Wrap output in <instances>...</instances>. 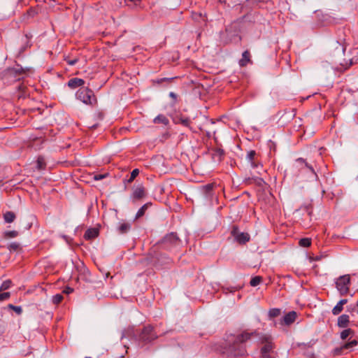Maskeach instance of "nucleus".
I'll return each mask as SVG.
<instances>
[{
    "label": "nucleus",
    "mask_w": 358,
    "mask_h": 358,
    "mask_svg": "<svg viewBox=\"0 0 358 358\" xmlns=\"http://www.w3.org/2000/svg\"><path fill=\"white\" fill-rule=\"evenodd\" d=\"M338 303H339L342 306H343V305H345L348 303V299H341Z\"/></svg>",
    "instance_id": "39"
},
{
    "label": "nucleus",
    "mask_w": 358,
    "mask_h": 358,
    "mask_svg": "<svg viewBox=\"0 0 358 358\" xmlns=\"http://www.w3.org/2000/svg\"><path fill=\"white\" fill-rule=\"evenodd\" d=\"M99 235V229L96 228L88 229L85 234L84 238L87 240H91L96 238Z\"/></svg>",
    "instance_id": "11"
},
{
    "label": "nucleus",
    "mask_w": 358,
    "mask_h": 358,
    "mask_svg": "<svg viewBox=\"0 0 358 358\" xmlns=\"http://www.w3.org/2000/svg\"><path fill=\"white\" fill-rule=\"evenodd\" d=\"M139 170L138 169H134L131 173L129 179L128 180V182H131L138 175Z\"/></svg>",
    "instance_id": "29"
},
{
    "label": "nucleus",
    "mask_w": 358,
    "mask_h": 358,
    "mask_svg": "<svg viewBox=\"0 0 358 358\" xmlns=\"http://www.w3.org/2000/svg\"><path fill=\"white\" fill-rule=\"evenodd\" d=\"M350 285V275H341L336 280V287L341 295H345L349 292Z\"/></svg>",
    "instance_id": "3"
},
{
    "label": "nucleus",
    "mask_w": 358,
    "mask_h": 358,
    "mask_svg": "<svg viewBox=\"0 0 358 358\" xmlns=\"http://www.w3.org/2000/svg\"><path fill=\"white\" fill-rule=\"evenodd\" d=\"M106 176V174H96L94 176V179L95 180H101L103 179Z\"/></svg>",
    "instance_id": "35"
},
{
    "label": "nucleus",
    "mask_w": 358,
    "mask_h": 358,
    "mask_svg": "<svg viewBox=\"0 0 358 358\" xmlns=\"http://www.w3.org/2000/svg\"><path fill=\"white\" fill-rule=\"evenodd\" d=\"M343 309V306H342L339 303H338L332 309V313L334 315H337L342 312Z\"/></svg>",
    "instance_id": "22"
},
{
    "label": "nucleus",
    "mask_w": 358,
    "mask_h": 358,
    "mask_svg": "<svg viewBox=\"0 0 358 358\" xmlns=\"http://www.w3.org/2000/svg\"><path fill=\"white\" fill-rule=\"evenodd\" d=\"M210 123L213 124L215 122L213 121H211Z\"/></svg>",
    "instance_id": "47"
},
{
    "label": "nucleus",
    "mask_w": 358,
    "mask_h": 358,
    "mask_svg": "<svg viewBox=\"0 0 358 358\" xmlns=\"http://www.w3.org/2000/svg\"><path fill=\"white\" fill-rule=\"evenodd\" d=\"M257 153L255 150H250L246 155V159L250 164L251 167L258 169L262 166L259 162H256Z\"/></svg>",
    "instance_id": "8"
},
{
    "label": "nucleus",
    "mask_w": 358,
    "mask_h": 358,
    "mask_svg": "<svg viewBox=\"0 0 358 358\" xmlns=\"http://www.w3.org/2000/svg\"><path fill=\"white\" fill-rule=\"evenodd\" d=\"M163 242L164 244L176 245L180 241L176 233H171L164 238Z\"/></svg>",
    "instance_id": "9"
},
{
    "label": "nucleus",
    "mask_w": 358,
    "mask_h": 358,
    "mask_svg": "<svg viewBox=\"0 0 358 358\" xmlns=\"http://www.w3.org/2000/svg\"><path fill=\"white\" fill-rule=\"evenodd\" d=\"M36 163H37V169H43L45 168V160H44L43 157H38Z\"/></svg>",
    "instance_id": "25"
},
{
    "label": "nucleus",
    "mask_w": 358,
    "mask_h": 358,
    "mask_svg": "<svg viewBox=\"0 0 358 358\" xmlns=\"http://www.w3.org/2000/svg\"><path fill=\"white\" fill-rule=\"evenodd\" d=\"M204 188L206 189V190L207 192H209V191H210L212 189L213 185H210V184H208V185H206V186H204Z\"/></svg>",
    "instance_id": "38"
},
{
    "label": "nucleus",
    "mask_w": 358,
    "mask_h": 358,
    "mask_svg": "<svg viewBox=\"0 0 358 358\" xmlns=\"http://www.w3.org/2000/svg\"><path fill=\"white\" fill-rule=\"evenodd\" d=\"M349 323V316L348 315L343 314L338 317V326L339 327H345L348 326Z\"/></svg>",
    "instance_id": "14"
},
{
    "label": "nucleus",
    "mask_w": 358,
    "mask_h": 358,
    "mask_svg": "<svg viewBox=\"0 0 358 358\" xmlns=\"http://www.w3.org/2000/svg\"><path fill=\"white\" fill-rule=\"evenodd\" d=\"M297 161L300 162H304V160L303 159H301V158L299 159Z\"/></svg>",
    "instance_id": "45"
},
{
    "label": "nucleus",
    "mask_w": 358,
    "mask_h": 358,
    "mask_svg": "<svg viewBox=\"0 0 358 358\" xmlns=\"http://www.w3.org/2000/svg\"><path fill=\"white\" fill-rule=\"evenodd\" d=\"M262 281V278L260 276H255L252 278L250 280V285L252 287H255L258 285Z\"/></svg>",
    "instance_id": "26"
},
{
    "label": "nucleus",
    "mask_w": 358,
    "mask_h": 358,
    "mask_svg": "<svg viewBox=\"0 0 358 358\" xmlns=\"http://www.w3.org/2000/svg\"><path fill=\"white\" fill-rule=\"evenodd\" d=\"M12 282L10 280H5L3 282L0 287V291L6 290L9 289L11 286Z\"/></svg>",
    "instance_id": "24"
},
{
    "label": "nucleus",
    "mask_w": 358,
    "mask_h": 358,
    "mask_svg": "<svg viewBox=\"0 0 358 358\" xmlns=\"http://www.w3.org/2000/svg\"><path fill=\"white\" fill-rule=\"evenodd\" d=\"M62 299L63 296L60 294H55L52 297V301L55 304L59 303L62 301Z\"/></svg>",
    "instance_id": "27"
},
{
    "label": "nucleus",
    "mask_w": 358,
    "mask_h": 358,
    "mask_svg": "<svg viewBox=\"0 0 358 358\" xmlns=\"http://www.w3.org/2000/svg\"><path fill=\"white\" fill-rule=\"evenodd\" d=\"M29 13L30 15L31 14L32 15H34V11H33V10H30V11H29Z\"/></svg>",
    "instance_id": "43"
},
{
    "label": "nucleus",
    "mask_w": 358,
    "mask_h": 358,
    "mask_svg": "<svg viewBox=\"0 0 358 358\" xmlns=\"http://www.w3.org/2000/svg\"><path fill=\"white\" fill-rule=\"evenodd\" d=\"M250 62V52L245 50L243 52L242 59L239 62V64L242 66H245Z\"/></svg>",
    "instance_id": "17"
},
{
    "label": "nucleus",
    "mask_w": 358,
    "mask_h": 358,
    "mask_svg": "<svg viewBox=\"0 0 358 358\" xmlns=\"http://www.w3.org/2000/svg\"><path fill=\"white\" fill-rule=\"evenodd\" d=\"M157 335L153 332L152 327H146L142 331L140 339L143 342H150L157 338Z\"/></svg>",
    "instance_id": "6"
},
{
    "label": "nucleus",
    "mask_w": 358,
    "mask_h": 358,
    "mask_svg": "<svg viewBox=\"0 0 358 358\" xmlns=\"http://www.w3.org/2000/svg\"><path fill=\"white\" fill-rule=\"evenodd\" d=\"M76 97L87 105H93L96 101L93 92L88 88L80 89L76 92Z\"/></svg>",
    "instance_id": "2"
},
{
    "label": "nucleus",
    "mask_w": 358,
    "mask_h": 358,
    "mask_svg": "<svg viewBox=\"0 0 358 358\" xmlns=\"http://www.w3.org/2000/svg\"><path fill=\"white\" fill-rule=\"evenodd\" d=\"M306 166L308 169H310V170H311L313 172L314 171H313V168H312V166H308L307 163H306Z\"/></svg>",
    "instance_id": "42"
},
{
    "label": "nucleus",
    "mask_w": 358,
    "mask_h": 358,
    "mask_svg": "<svg viewBox=\"0 0 358 358\" xmlns=\"http://www.w3.org/2000/svg\"><path fill=\"white\" fill-rule=\"evenodd\" d=\"M150 205H151V203H147L144 204L143 206H141V208L136 213L135 219H138V218L142 217L145 214V210L148 209V208Z\"/></svg>",
    "instance_id": "18"
},
{
    "label": "nucleus",
    "mask_w": 358,
    "mask_h": 358,
    "mask_svg": "<svg viewBox=\"0 0 358 358\" xmlns=\"http://www.w3.org/2000/svg\"><path fill=\"white\" fill-rule=\"evenodd\" d=\"M280 310L278 308H273L268 311V315L271 317H277V316L280 315Z\"/></svg>",
    "instance_id": "28"
},
{
    "label": "nucleus",
    "mask_w": 358,
    "mask_h": 358,
    "mask_svg": "<svg viewBox=\"0 0 358 358\" xmlns=\"http://www.w3.org/2000/svg\"><path fill=\"white\" fill-rule=\"evenodd\" d=\"M153 122L155 124H162L164 126H166L169 121L168 118L164 115H159L153 120Z\"/></svg>",
    "instance_id": "15"
},
{
    "label": "nucleus",
    "mask_w": 358,
    "mask_h": 358,
    "mask_svg": "<svg viewBox=\"0 0 358 358\" xmlns=\"http://www.w3.org/2000/svg\"><path fill=\"white\" fill-rule=\"evenodd\" d=\"M207 135H208V136H210V132H207Z\"/></svg>",
    "instance_id": "46"
},
{
    "label": "nucleus",
    "mask_w": 358,
    "mask_h": 358,
    "mask_svg": "<svg viewBox=\"0 0 358 358\" xmlns=\"http://www.w3.org/2000/svg\"><path fill=\"white\" fill-rule=\"evenodd\" d=\"M224 155V152L221 149L216 150L213 154V158L215 161L220 162Z\"/></svg>",
    "instance_id": "20"
},
{
    "label": "nucleus",
    "mask_w": 358,
    "mask_h": 358,
    "mask_svg": "<svg viewBox=\"0 0 358 358\" xmlns=\"http://www.w3.org/2000/svg\"><path fill=\"white\" fill-rule=\"evenodd\" d=\"M253 333H243L237 336L234 339H231V341L233 343L229 345L227 353L234 357L245 355L246 354V349L243 345V343L250 339Z\"/></svg>",
    "instance_id": "1"
},
{
    "label": "nucleus",
    "mask_w": 358,
    "mask_h": 358,
    "mask_svg": "<svg viewBox=\"0 0 358 358\" xmlns=\"http://www.w3.org/2000/svg\"><path fill=\"white\" fill-rule=\"evenodd\" d=\"M131 228V225L129 223L123 222L121 223L119 226L118 230L120 233L124 234L127 233Z\"/></svg>",
    "instance_id": "19"
},
{
    "label": "nucleus",
    "mask_w": 358,
    "mask_h": 358,
    "mask_svg": "<svg viewBox=\"0 0 358 358\" xmlns=\"http://www.w3.org/2000/svg\"><path fill=\"white\" fill-rule=\"evenodd\" d=\"M296 317V313L295 311H290L284 316L283 322L285 324L289 325L294 322Z\"/></svg>",
    "instance_id": "12"
},
{
    "label": "nucleus",
    "mask_w": 358,
    "mask_h": 358,
    "mask_svg": "<svg viewBox=\"0 0 358 358\" xmlns=\"http://www.w3.org/2000/svg\"><path fill=\"white\" fill-rule=\"evenodd\" d=\"M15 217V214L12 211H7L3 214V219L6 223H12Z\"/></svg>",
    "instance_id": "16"
},
{
    "label": "nucleus",
    "mask_w": 358,
    "mask_h": 358,
    "mask_svg": "<svg viewBox=\"0 0 358 358\" xmlns=\"http://www.w3.org/2000/svg\"><path fill=\"white\" fill-rule=\"evenodd\" d=\"M8 308L11 310H13L18 315H20L22 312L21 306H15L13 304H9Z\"/></svg>",
    "instance_id": "30"
},
{
    "label": "nucleus",
    "mask_w": 358,
    "mask_h": 358,
    "mask_svg": "<svg viewBox=\"0 0 358 358\" xmlns=\"http://www.w3.org/2000/svg\"><path fill=\"white\" fill-rule=\"evenodd\" d=\"M19 244L17 243H12L8 245V250L10 251H15L19 248Z\"/></svg>",
    "instance_id": "33"
},
{
    "label": "nucleus",
    "mask_w": 358,
    "mask_h": 358,
    "mask_svg": "<svg viewBox=\"0 0 358 358\" xmlns=\"http://www.w3.org/2000/svg\"><path fill=\"white\" fill-rule=\"evenodd\" d=\"M358 342L356 340H352L344 345H343L341 348L335 349V354L338 355L343 350H348L354 348L357 345Z\"/></svg>",
    "instance_id": "10"
},
{
    "label": "nucleus",
    "mask_w": 358,
    "mask_h": 358,
    "mask_svg": "<svg viewBox=\"0 0 358 358\" xmlns=\"http://www.w3.org/2000/svg\"><path fill=\"white\" fill-rule=\"evenodd\" d=\"M231 234L235 241L240 244H244L250 240V235L248 233L241 232L237 227H233Z\"/></svg>",
    "instance_id": "5"
},
{
    "label": "nucleus",
    "mask_w": 358,
    "mask_h": 358,
    "mask_svg": "<svg viewBox=\"0 0 358 358\" xmlns=\"http://www.w3.org/2000/svg\"><path fill=\"white\" fill-rule=\"evenodd\" d=\"M10 296V292L0 293V301H3L5 300H7L8 299H9Z\"/></svg>",
    "instance_id": "32"
},
{
    "label": "nucleus",
    "mask_w": 358,
    "mask_h": 358,
    "mask_svg": "<svg viewBox=\"0 0 358 358\" xmlns=\"http://www.w3.org/2000/svg\"><path fill=\"white\" fill-rule=\"evenodd\" d=\"M18 235L16 231H8L5 232V236L7 238H15Z\"/></svg>",
    "instance_id": "31"
},
{
    "label": "nucleus",
    "mask_w": 358,
    "mask_h": 358,
    "mask_svg": "<svg viewBox=\"0 0 358 358\" xmlns=\"http://www.w3.org/2000/svg\"><path fill=\"white\" fill-rule=\"evenodd\" d=\"M169 96L173 97V98H176V95L173 92H170Z\"/></svg>",
    "instance_id": "41"
},
{
    "label": "nucleus",
    "mask_w": 358,
    "mask_h": 358,
    "mask_svg": "<svg viewBox=\"0 0 358 358\" xmlns=\"http://www.w3.org/2000/svg\"><path fill=\"white\" fill-rule=\"evenodd\" d=\"M78 61V58H74L73 59H67L66 62L67 63L71 65V66H73L74 64H76L77 63V62Z\"/></svg>",
    "instance_id": "36"
},
{
    "label": "nucleus",
    "mask_w": 358,
    "mask_h": 358,
    "mask_svg": "<svg viewBox=\"0 0 358 358\" xmlns=\"http://www.w3.org/2000/svg\"><path fill=\"white\" fill-rule=\"evenodd\" d=\"M274 348V344L271 341L266 339L260 349V358H276L277 353Z\"/></svg>",
    "instance_id": "4"
},
{
    "label": "nucleus",
    "mask_w": 358,
    "mask_h": 358,
    "mask_svg": "<svg viewBox=\"0 0 358 358\" xmlns=\"http://www.w3.org/2000/svg\"><path fill=\"white\" fill-rule=\"evenodd\" d=\"M84 83H85V81L83 79L78 78H74L71 79L69 81L68 85L70 87L76 88L77 87H80V86L83 85Z\"/></svg>",
    "instance_id": "13"
},
{
    "label": "nucleus",
    "mask_w": 358,
    "mask_h": 358,
    "mask_svg": "<svg viewBox=\"0 0 358 358\" xmlns=\"http://www.w3.org/2000/svg\"><path fill=\"white\" fill-rule=\"evenodd\" d=\"M311 244V240L308 238H303L299 241V245L302 247H308Z\"/></svg>",
    "instance_id": "23"
},
{
    "label": "nucleus",
    "mask_w": 358,
    "mask_h": 358,
    "mask_svg": "<svg viewBox=\"0 0 358 358\" xmlns=\"http://www.w3.org/2000/svg\"><path fill=\"white\" fill-rule=\"evenodd\" d=\"M180 122L185 126H189L190 123V120L189 118H182L181 117L180 119Z\"/></svg>",
    "instance_id": "34"
},
{
    "label": "nucleus",
    "mask_w": 358,
    "mask_h": 358,
    "mask_svg": "<svg viewBox=\"0 0 358 358\" xmlns=\"http://www.w3.org/2000/svg\"><path fill=\"white\" fill-rule=\"evenodd\" d=\"M352 334L353 331L351 329H345L341 333V338L342 340H345L350 334Z\"/></svg>",
    "instance_id": "21"
},
{
    "label": "nucleus",
    "mask_w": 358,
    "mask_h": 358,
    "mask_svg": "<svg viewBox=\"0 0 358 358\" xmlns=\"http://www.w3.org/2000/svg\"><path fill=\"white\" fill-rule=\"evenodd\" d=\"M96 124H94V125L90 126V127L92 129H94V128H96Z\"/></svg>",
    "instance_id": "44"
},
{
    "label": "nucleus",
    "mask_w": 358,
    "mask_h": 358,
    "mask_svg": "<svg viewBox=\"0 0 358 358\" xmlns=\"http://www.w3.org/2000/svg\"><path fill=\"white\" fill-rule=\"evenodd\" d=\"M348 311L352 313V311H354L355 310V306H350L348 308Z\"/></svg>",
    "instance_id": "40"
},
{
    "label": "nucleus",
    "mask_w": 358,
    "mask_h": 358,
    "mask_svg": "<svg viewBox=\"0 0 358 358\" xmlns=\"http://www.w3.org/2000/svg\"><path fill=\"white\" fill-rule=\"evenodd\" d=\"M146 195L145 189L143 185H138L133 187L131 199L134 201L140 200Z\"/></svg>",
    "instance_id": "7"
},
{
    "label": "nucleus",
    "mask_w": 358,
    "mask_h": 358,
    "mask_svg": "<svg viewBox=\"0 0 358 358\" xmlns=\"http://www.w3.org/2000/svg\"><path fill=\"white\" fill-rule=\"evenodd\" d=\"M73 292V289L69 287H66L64 289V292L66 294H70V293H72Z\"/></svg>",
    "instance_id": "37"
}]
</instances>
